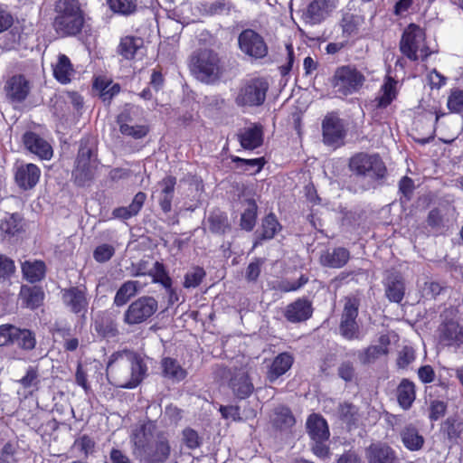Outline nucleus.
Segmentation results:
<instances>
[{"mask_svg":"<svg viewBox=\"0 0 463 463\" xmlns=\"http://www.w3.org/2000/svg\"><path fill=\"white\" fill-rule=\"evenodd\" d=\"M146 370L140 355L129 350H122L111 354L106 372L109 383L116 387L133 389L141 383Z\"/></svg>","mask_w":463,"mask_h":463,"instance_id":"f257e3e1","label":"nucleus"},{"mask_svg":"<svg viewBox=\"0 0 463 463\" xmlns=\"http://www.w3.org/2000/svg\"><path fill=\"white\" fill-rule=\"evenodd\" d=\"M53 26L61 35H74L83 25V15L77 0H58Z\"/></svg>","mask_w":463,"mask_h":463,"instance_id":"f03ea898","label":"nucleus"},{"mask_svg":"<svg viewBox=\"0 0 463 463\" xmlns=\"http://www.w3.org/2000/svg\"><path fill=\"white\" fill-rule=\"evenodd\" d=\"M191 71L200 81L213 84L222 77L223 66L216 52L205 49L192 57Z\"/></svg>","mask_w":463,"mask_h":463,"instance_id":"7ed1b4c3","label":"nucleus"},{"mask_svg":"<svg viewBox=\"0 0 463 463\" xmlns=\"http://www.w3.org/2000/svg\"><path fill=\"white\" fill-rule=\"evenodd\" d=\"M400 49L411 61L425 60L431 53L425 41L424 31L413 24L405 29L401 40Z\"/></svg>","mask_w":463,"mask_h":463,"instance_id":"20e7f679","label":"nucleus"},{"mask_svg":"<svg viewBox=\"0 0 463 463\" xmlns=\"http://www.w3.org/2000/svg\"><path fill=\"white\" fill-rule=\"evenodd\" d=\"M364 81V75L356 68L342 66L335 70L331 83L335 93L344 97L357 92Z\"/></svg>","mask_w":463,"mask_h":463,"instance_id":"39448f33","label":"nucleus"},{"mask_svg":"<svg viewBox=\"0 0 463 463\" xmlns=\"http://www.w3.org/2000/svg\"><path fill=\"white\" fill-rule=\"evenodd\" d=\"M269 84L264 78L246 81L239 90L235 102L240 107H258L263 104Z\"/></svg>","mask_w":463,"mask_h":463,"instance_id":"423d86ee","label":"nucleus"},{"mask_svg":"<svg viewBox=\"0 0 463 463\" xmlns=\"http://www.w3.org/2000/svg\"><path fill=\"white\" fill-rule=\"evenodd\" d=\"M352 172L358 175L368 176L372 179H382L386 173L383 160L377 155L358 153L349 162Z\"/></svg>","mask_w":463,"mask_h":463,"instance_id":"0eeeda50","label":"nucleus"},{"mask_svg":"<svg viewBox=\"0 0 463 463\" xmlns=\"http://www.w3.org/2000/svg\"><path fill=\"white\" fill-rule=\"evenodd\" d=\"M92 147L90 141L80 140V148L75 160V166L72 170V177L76 184L85 185L94 175V160L91 159Z\"/></svg>","mask_w":463,"mask_h":463,"instance_id":"6e6552de","label":"nucleus"},{"mask_svg":"<svg viewBox=\"0 0 463 463\" xmlns=\"http://www.w3.org/2000/svg\"><path fill=\"white\" fill-rule=\"evenodd\" d=\"M359 305L360 300L354 296H348L345 298L339 331L341 335L347 340L360 338L359 326L356 322Z\"/></svg>","mask_w":463,"mask_h":463,"instance_id":"1a4fd4ad","label":"nucleus"},{"mask_svg":"<svg viewBox=\"0 0 463 463\" xmlns=\"http://www.w3.org/2000/svg\"><path fill=\"white\" fill-rule=\"evenodd\" d=\"M157 308V301L153 297H141L129 305L124 321L128 325L140 324L153 316Z\"/></svg>","mask_w":463,"mask_h":463,"instance_id":"9d476101","label":"nucleus"},{"mask_svg":"<svg viewBox=\"0 0 463 463\" xmlns=\"http://www.w3.org/2000/svg\"><path fill=\"white\" fill-rule=\"evenodd\" d=\"M163 434L164 432L158 430L152 422L135 427L130 435V442L133 445V454L137 458L138 456L157 439L158 435Z\"/></svg>","mask_w":463,"mask_h":463,"instance_id":"9b49d317","label":"nucleus"},{"mask_svg":"<svg viewBox=\"0 0 463 463\" xmlns=\"http://www.w3.org/2000/svg\"><path fill=\"white\" fill-rule=\"evenodd\" d=\"M238 42L241 51L252 58L260 59L268 53V46L264 39L253 30L242 31Z\"/></svg>","mask_w":463,"mask_h":463,"instance_id":"f8f14e48","label":"nucleus"},{"mask_svg":"<svg viewBox=\"0 0 463 463\" xmlns=\"http://www.w3.org/2000/svg\"><path fill=\"white\" fill-rule=\"evenodd\" d=\"M64 306L74 314L85 313L89 306L85 286H73L61 290Z\"/></svg>","mask_w":463,"mask_h":463,"instance_id":"ddd939ff","label":"nucleus"},{"mask_svg":"<svg viewBox=\"0 0 463 463\" xmlns=\"http://www.w3.org/2000/svg\"><path fill=\"white\" fill-rule=\"evenodd\" d=\"M171 452V447L167 437L158 435L157 439L138 456V459L144 463H165Z\"/></svg>","mask_w":463,"mask_h":463,"instance_id":"4468645a","label":"nucleus"},{"mask_svg":"<svg viewBox=\"0 0 463 463\" xmlns=\"http://www.w3.org/2000/svg\"><path fill=\"white\" fill-rule=\"evenodd\" d=\"M367 463H395L396 451L387 443L377 441L370 444L364 451Z\"/></svg>","mask_w":463,"mask_h":463,"instance_id":"2eb2a0df","label":"nucleus"},{"mask_svg":"<svg viewBox=\"0 0 463 463\" xmlns=\"http://www.w3.org/2000/svg\"><path fill=\"white\" fill-rule=\"evenodd\" d=\"M25 148L41 159L48 160L52 156V146L38 134L27 131L23 136Z\"/></svg>","mask_w":463,"mask_h":463,"instance_id":"dca6fc26","label":"nucleus"},{"mask_svg":"<svg viewBox=\"0 0 463 463\" xmlns=\"http://www.w3.org/2000/svg\"><path fill=\"white\" fill-rule=\"evenodd\" d=\"M399 82L390 76H386L377 96L372 101V108L383 109L388 107L397 97Z\"/></svg>","mask_w":463,"mask_h":463,"instance_id":"f3484780","label":"nucleus"},{"mask_svg":"<svg viewBox=\"0 0 463 463\" xmlns=\"http://www.w3.org/2000/svg\"><path fill=\"white\" fill-rule=\"evenodd\" d=\"M439 340L444 345L460 346L463 345V327L457 322L449 321L439 327Z\"/></svg>","mask_w":463,"mask_h":463,"instance_id":"a211bd4d","label":"nucleus"},{"mask_svg":"<svg viewBox=\"0 0 463 463\" xmlns=\"http://www.w3.org/2000/svg\"><path fill=\"white\" fill-rule=\"evenodd\" d=\"M313 313L310 301L298 298L295 302L287 306L285 317L291 323H298L308 319Z\"/></svg>","mask_w":463,"mask_h":463,"instance_id":"6ab92c4d","label":"nucleus"},{"mask_svg":"<svg viewBox=\"0 0 463 463\" xmlns=\"http://www.w3.org/2000/svg\"><path fill=\"white\" fill-rule=\"evenodd\" d=\"M385 296L394 303H400L405 295L403 277L398 272H391L385 279Z\"/></svg>","mask_w":463,"mask_h":463,"instance_id":"aec40b11","label":"nucleus"},{"mask_svg":"<svg viewBox=\"0 0 463 463\" xmlns=\"http://www.w3.org/2000/svg\"><path fill=\"white\" fill-rule=\"evenodd\" d=\"M6 96L14 101L24 100L30 91L29 81L23 75H14L5 85Z\"/></svg>","mask_w":463,"mask_h":463,"instance_id":"412c9836","label":"nucleus"},{"mask_svg":"<svg viewBox=\"0 0 463 463\" xmlns=\"http://www.w3.org/2000/svg\"><path fill=\"white\" fill-rule=\"evenodd\" d=\"M175 184L176 178L172 175L165 176L157 184L159 187L157 201L162 211L165 213L171 212Z\"/></svg>","mask_w":463,"mask_h":463,"instance_id":"4be33fe9","label":"nucleus"},{"mask_svg":"<svg viewBox=\"0 0 463 463\" xmlns=\"http://www.w3.org/2000/svg\"><path fill=\"white\" fill-rule=\"evenodd\" d=\"M230 386L233 393L240 399H245L250 396L253 390V384L249 378V371L242 368L232 377Z\"/></svg>","mask_w":463,"mask_h":463,"instance_id":"5701e85b","label":"nucleus"},{"mask_svg":"<svg viewBox=\"0 0 463 463\" xmlns=\"http://www.w3.org/2000/svg\"><path fill=\"white\" fill-rule=\"evenodd\" d=\"M322 128L324 141L328 145L337 143L345 135V126L339 118H326Z\"/></svg>","mask_w":463,"mask_h":463,"instance_id":"b1692460","label":"nucleus"},{"mask_svg":"<svg viewBox=\"0 0 463 463\" xmlns=\"http://www.w3.org/2000/svg\"><path fill=\"white\" fill-rule=\"evenodd\" d=\"M41 175L39 167L34 164H26L19 166L15 173L18 185L24 189H32L36 185Z\"/></svg>","mask_w":463,"mask_h":463,"instance_id":"393cba45","label":"nucleus"},{"mask_svg":"<svg viewBox=\"0 0 463 463\" xmlns=\"http://www.w3.org/2000/svg\"><path fill=\"white\" fill-rule=\"evenodd\" d=\"M350 258L349 250L343 247L326 250L320 255V263L328 268L339 269L345 266Z\"/></svg>","mask_w":463,"mask_h":463,"instance_id":"a878e982","label":"nucleus"},{"mask_svg":"<svg viewBox=\"0 0 463 463\" xmlns=\"http://www.w3.org/2000/svg\"><path fill=\"white\" fill-rule=\"evenodd\" d=\"M144 41L140 37L125 36L121 38L118 52L125 59H135L143 54Z\"/></svg>","mask_w":463,"mask_h":463,"instance_id":"bb28decb","label":"nucleus"},{"mask_svg":"<svg viewBox=\"0 0 463 463\" xmlns=\"http://www.w3.org/2000/svg\"><path fill=\"white\" fill-rule=\"evenodd\" d=\"M239 140L241 146L245 149L252 150L260 146L263 142L262 127L254 125L244 128L239 134Z\"/></svg>","mask_w":463,"mask_h":463,"instance_id":"cd10ccee","label":"nucleus"},{"mask_svg":"<svg viewBox=\"0 0 463 463\" xmlns=\"http://www.w3.org/2000/svg\"><path fill=\"white\" fill-rule=\"evenodd\" d=\"M293 364V357L288 353H282L277 355L269 371L268 379L270 383L275 382L279 377L288 372Z\"/></svg>","mask_w":463,"mask_h":463,"instance_id":"c85d7f7f","label":"nucleus"},{"mask_svg":"<svg viewBox=\"0 0 463 463\" xmlns=\"http://www.w3.org/2000/svg\"><path fill=\"white\" fill-rule=\"evenodd\" d=\"M53 76L61 84L71 82L74 70L70 59L65 54H60L57 61L52 65Z\"/></svg>","mask_w":463,"mask_h":463,"instance_id":"c756f323","label":"nucleus"},{"mask_svg":"<svg viewBox=\"0 0 463 463\" xmlns=\"http://www.w3.org/2000/svg\"><path fill=\"white\" fill-rule=\"evenodd\" d=\"M19 296L26 307L34 309L42 305L44 292L38 286H22Z\"/></svg>","mask_w":463,"mask_h":463,"instance_id":"7c9ffc66","label":"nucleus"},{"mask_svg":"<svg viewBox=\"0 0 463 463\" xmlns=\"http://www.w3.org/2000/svg\"><path fill=\"white\" fill-rule=\"evenodd\" d=\"M307 432L312 439H328L329 430L326 421L317 414H312L307 421Z\"/></svg>","mask_w":463,"mask_h":463,"instance_id":"2f4dec72","label":"nucleus"},{"mask_svg":"<svg viewBox=\"0 0 463 463\" xmlns=\"http://www.w3.org/2000/svg\"><path fill=\"white\" fill-rule=\"evenodd\" d=\"M146 195L143 192H138L133 198L132 203L128 207H118L113 210L112 214L115 218L129 219L137 215L141 210Z\"/></svg>","mask_w":463,"mask_h":463,"instance_id":"473e14b6","label":"nucleus"},{"mask_svg":"<svg viewBox=\"0 0 463 463\" xmlns=\"http://www.w3.org/2000/svg\"><path fill=\"white\" fill-rule=\"evenodd\" d=\"M281 230V225L278 222L274 213L268 214L261 223V228L259 232V236L254 243L256 247L263 240H270L275 234Z\"/></svg>","mask_w":463,"mask_h":463,"instance_id":"72a5a7b5","label":"nucleus"},{"mask_svg":"<svg viewBox=\"0 0 463 463\" xmlns=\"http://www.w3.org/2000/svg\"><path fill=\"white\" fill-rule=\"evenodd\" d=\"M93 86L104 102L110 101V99L120 91L119 84L114 83L104 77L97 78Z\"/></svg>","mask_w":463,"mask_h":463,"instance_id":"f704fd0d","label":"nucleus"},{"mask_svg":"<svg viewBox=\"0 0 463 463\" xmlns=\"http://www.w3.org/2000/svg\"><path fill=\"white\" fill-rule=\"evenodd\" d=\"M142 285L137 280H128L123 283L118 289L114 298V303L118 307L125 305L131 297L135 296L140 289Z\"/></svg>","mask_w":463,"mask_h":463,"instance_id":"c9c22d12","label":"nucleus"},{"mask_svg":"<svg viewBox=\"0 0 463 463\" xmlns=\"http://www.w3.org/2000/svg\"><path fill=\"white\" fill-rule=\"evenodd\" d=\"M45 264L41 260L24 261L22 264L24 277L31 283L42 280L45 275Z\"/></svg>","mask_w":463,"mask_h":463,"instance_id":"e433bc0d","label":"nucleus"},{"mask_svg":"<svg viewBox=\"0 0 463 463\" xmlns=\"http://www.w3.org/2000/svg\"><path fill=\"white\" fill-rule=\"evenodd\" d=\"M401 437L403 445L411 451L420 449L424 444V438L411 425L405 427L401 431Z\"/></svg>","mask_w":463,"mask_h":463,"instance_id":"4c0bfd02","label":"nucleus"},{"mask_svg":"<svg viewBox=\"0 0 463 463\" xmlns=\"http://www.w3.org/2000/svg\"><path fill=\"white\" fill-rule=\"evenodd\" d=\"M161 364L164 376L172 381L180 382L187 375L186 371L179 363L171 357L164 358Z\"/></svg>","mask_w":463,"mask_h":463,"instance_id":"58836bf2","label":"nucleus"},{"mask_svg":"<svg viewBox=\"0 0 463 463\" xmlns=\"http://www.w3.org/2000/svg\"><path fill=\"white\" fill-rule=\"evenodd\" d=\"M271 422L277 429L287 430L295 424V418L288 408L280 406L274 410Z\"/></svg>","mask_w":463,"mask_h":463,"instance_id":"ea45409f","label":"nucleus"},{"mask_svg":"<svg viewBox=\"0 0 463 463\" xmlns=\"http://www.w3.org/2000/svg\"><path fill=\"white\" fill-rule=\"evenodd\" d=\"M327 12L326 0H314L307 9L306 18L311 24H318L326 18Z\"/></svg>","mask_w":463,"mask_h":463,"instance_id":"a19ab883","label":"nucleus"},{"mask_svg":"<svg viewBox=\"0 0 463 463\" xmlns=\"http://www.w3.org/2000/svg\"><path fill=\"white\" fill-rule=\"evenodd\" d=\"M209 230L213 233L224 234L231 230V225L225 213L213 211L208 217Z\"/></svg>","mask_w":463,"mask_h":463,"instance_id":"79ce46f5","label":"nucleus"},{"mask_svg":"<svg viewBox=\"0 0 463 463\" xmlns=\"http://www.w3.org/2000/svg\"><path fill=\"white\" fill-rule=\"evenodd\" d=\"M415 400L414 384L408 380H402L398 387V402L403 409H409Z\"/></svg>","mask_w":463,"mask_h":463,"instance_id":"37998d69","label":"nucleus"},{"mask_svg":"<svg viewBox=\"0 0 463 463\" xmlns=\"http://www.w3.org/2000/svg\"><path fill=\"white\" fill-rule=\"evenodd\" d=\"M388 354V349L383 346L370 345L359 352L358 359L362 364H370L374 363L382 355Z\"/></svg>","mask_w":463,"mask_h":463,"instance_id":"c03bdc74","label":"nucleus"},{"mask_svg":"<svg viewBox=\"0 0 463 463\" xmlns=\"http://www.w3.org/2000/svg\"><path fill=\"white\" fill-rule=\"evenodd\" d=\"M363 16L353 14H345L342 19V28L346 35L356 34L360 27L364 24Z\"/></svg>","mask_w":463,"mask_h":463,"instance_id":"a18cd8bd","label":"nucleus"},{"mask_svg":"<svg viewBox=\"0 0 463 463\" xmlns=\"http://www.w3.org/2000/svg\"><path fill=\"white\" fill-rule=\"evenodd\" d=\"M149 276L154 283L161 284L165 288H170L172 279L168 276L165 266L159 261H156L151 268Z\"/></svg>","mask_w":463,"mask_h":463,"instance_id":"49530a36","label":"nucleus"},{"mask_svg":"<svg viewBox=\"0 0 463 463\" xmlns=\"http://www.w3.org/2000/svg\"><path fill=\"white\" fill-rule=\"evenodd\" d=\"M247 203L248 207L241 214V226L246 231H251L256 223L258 207L256 203L251 199H249Z\"/></svg>","mask_w":463,"mask_h":463,"instance_id":"de8ad7c7","label":"nucleus"},{"mask_svg":"<svg viewBox=\"0 0 463 463\" xmlns=\"http://www.w3.org/2000/svg\"><path fill=\"white\" fill-rule=\"evenodd\" d=\"M205 276L206 273L203 268L199 266L193 267L185 273L183 285L185 288H196L202 283Z\"/></svg>","mask_w":463,"mask_h":463,"instance_id":"09e8293b","label":"nucleus"},{"mask_svg":"<svg viewBox=\"0 0 463 463\" xmlns=\"http://www.w3.org/2000/svg\"><path fill=\"white\" fill-rule=\"evenodd\" d=\"M120 132L123 135L134 138H142L148 133V128L145 125H133L130 123H121Z\"/></svg>","mask_w":463,"mask_h":463,"instance_id":"8fccbe9b","label":"nucleus"},{"mask_svg":"<svg viewBox=\"0 0 463 463\" xmlns=\"http://www.w3.org/2000/svg\"><path fill=\"white\" fill-rule=\"evenodd\" d=\"M14 343L23 349L32 350L34 348L36 342L33 334L29 330L18 328Z\"/></svg>","mask_w":463,"mask_h":463,"instance_id":"3c124183","label":"nucleus"},{"mask_svg":"<svg viewBox=\"0 0 463 463\" xmlns=\"http://www.w3.org/2000/svg\"><path fill=\"white\" fill-rule=\"evenodd\" d=\"M448 108L452 113H463V90H453L448 99Z\"/></svg>","mask_w":463,"mask_h":463,"instance_id":"603ef678","label":"nucleus"},{"mask_svg":"<svg viewBox=\"0 0 463 463\" xmlns=\"http://www.w3.org/2000/svg\"><path fill=\"white\" fill-rule=\"evenodd\" d=\"M17 333L18 327L13 325L5 324L0 326V346L14 343Z\"/></svg>","mask_w":463,"mask_h":463,"instance_id":"864d4df0","label":"nucleus"},{"mask_svg":"<svg viewBox=\"0 0 463 463\" xmlns=\"http://www.w3.org/2000/svg\"><path fill=\"white\" fill-rule=\"evenodd\" d=\"M0 230L8 235L17 233L20 230L18 217L14 214L5 216L0 222Z\"/></svg>","mask_w":463,"mask_h":463,"instance_id":"5fc2aeb1","label":"nucleus"},{"mask_svg":"<svg viewBox=\"0 0 463 463\" xmlns=\"http://www.w3.org/2000/svg\"><path fill=\"white\" fill-rule=\"evenodd\" d=\"M20 384L24 389H38L40 383L38 370L34 367H29L25 375L19 380Z\"/></svg>","mask_w":463,"mask_h":463,"instance_id":"6e6d98bb","label":"nucleus"},{"mask_svg":"<svg viewBox=\"0 0 463 463\" xmlns=\"http://www.w3.org/2000/svg\"><path fill=\"white\" fill-rule=\"evenodd\" d=\"M110 8L123 14H129L136 9L135 0H109Z\"/></svg>","mask_w":463,"mask_h":463,"instance_id":"4d7b16f0","label":"nucleus"},{"mask_svg":"<svg viewBox=\"0 0 463 463\" xmlns=\"http://www.w3.org/2000/svg\"><path fill=\"white\" fill-rule=\"evenodd\" d=\"M356 413H357V411L354 405L349 404V403H345V404L340 405V408H339L340 418L346 424L354 425L356 422V420H357Z\"/></svg>","mask_w":463,"mask_h":463,"instance_id":"13d9d810","label":"nucleus"},{"mask_svg":"<svg viewBox=\"0 0 463 463\" xmlns=\"http://www.w3.org/2000/svg\"><path fill=\"white\" fill-rule=\"evenodd\" d=\"M115 253V249L109 244H101L98 246L93 252V257L98 262H106L111 259Z\"/></svg>","mask_w":463,"mask_h":463,"instance_id":"bf43d9fd","label":"nucleus"},{"mask_svg":"<svg viewBox=\"0 0 463 463\" xmlns=\"http://www.w3.org/2000/svg\"><path fill=\"white\" fill-rule=\"evenodd\" d=\"M17 447L12 442H7L4 445L0 453V459L2 463H13L15 459Z\"/></svg>","mask_w":463,"mask_h":463,"instance_id":"052dcab7","label":"nucleus"},{"mask_svg":"<svg viewBox=\"0 0 463 463\" xmlns=\"http://www.w3.org/2000/svg\"><path fill=\"white\" fill-rule=\"evenodd\" d=\"M313 444L311 449L313 453L321 458H326L330 456V449L328 445L326 443L327 439H312Z\"/></svg>","mask_w":463,"mask_h":463,"instance_id":"680f3d73","label":"nucleus"},{"mask_svg":"<svg viewBox=\"0 0 463 463\" xmlns=\"http://www.w3.org/2000/svg\"><path fill=\"white\" fill-rule=\"evenodd\" d=\"M430 419L431 420H438L445 415L447 404L444 402L435 400L430 402Z\"/></svg>","mask_w":463,"mask_h":463,"instance_id":"e2e57ef3","label":"nucleus"},{"mask_svg":"<svg viewBox=\"0 0 463 463\" xmlns=\"http://www.w3.org/2000/svg\"><path fill=\"white\" fill-rule=\"evenodd\" d=\"M14 261L3 255H0V279H5L14 272Z\"/></svg>","mask_w":463,"mask_h":463,"instance_id":"0e129e2a","label":"nucleus"},{"mask_svg":"<svg viewBox=\"0 0 463 463\" xmlns=\"http://www.w3.org/2000/svg\"><path fill=\"white\" fill-rule=\"evenodd\" d=\"M338 375L345 382H351L354 376V367L353 363L343 362L338 367Z\"/></svg>","mask_w":463,"mask_h":463,"instance_id":"69168bd1","label":"nucleus"},{"mask_svg":"<svg viewBox=\"0 0 463 463\" xmlns=\"http://www.w3.org/2000/svg\"><path fill=\"white\" fill-rule=\"evenodd\" d=\"M415 359L414 351L411 347L405 346L400 353L397 364L401 368H405Z\"/></svg>","mask_w":463,"mask_h":463,"instance_id":"338daca9","label":"nucleus"},{"mask_svg":"<svg viewBox=\"0 0 463 463\" xmlns=\"http://www.w3.org/2000/svg\"><path fill=\"white\" fill-rule=\"evenodd\" d=\"M428 82L431 89H439L446 84V77L436 70H432L427 76Z\"/></svg>","mask_w":463,"mask_h":463,"instance_id":"774afa93","label":"nucleus"}]
</instances>
